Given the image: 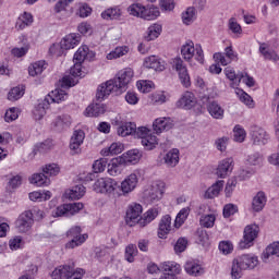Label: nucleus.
Wrapping results in <instances>:
<instances>
[{"label": "nucleus", "mask_w": 279, "mask_h": 279, "mask_svg": "<svg viewBox=\"0 0 279 279\" xmlns=\"http://www.w3.org/2000/svg\"><path fill=\"white\" fill-rule=\"evenodd\" d=\"M134 80V70L125 68L120 70L117 76L112 80L107 81L98 86L96 98L100 101L110 97L112 93L117 95L128 90V85Z\"/></svg>", "instance_id": "1"}, {"label": "nucleus", "mask_w": 279, "mask_h": 279, "mask_svg": "<svg viewBox=\"0 0 279 279\" xmlns=\"http://www.w3.org/2000/svg\"><path fill=\"white\" fill-rule=\"evenodd\" d=\"M93 189L95 193L102 195H111L112 197H121V187L119 182L112 178H99L95 181Z\"/></svg>", "instance_id": "2"}, {"label": "nucleus", "mask_w": 279, "mask_h": 279, "mask_svg": "<svg viewBox=\"0 0 279 279\" xmlns=\"http://www.w3.org/2000/svg\"><path fill=\"white\" fill-rule=\"evenodd\" d=\"M181 56L185 62H191L194 58L196 62L204 64V49L202 48V45H195L192 40H187L181 47Z\"/></svg>", "instance_id": "3"}, {"label": "nucleus", "mask_w": 279, "mask_h": 279, "mask_svg": "<svg viewBox=\"0 0 279 279\" xmlns=\"http://www.w3.org/2000/svg\"><path fill=\"white\" fill-rule=\"evenodd\" d=\"M165 191H167V183L155 181L144 190L143 197L146 202H160L165 196Z\"/></svg>", "instance_id": "4"}, {"label": "nucleus", "mask_w": 279, "mask_h": 279, "mask_svg": "<svg viewBox=\"0 0 279 279\" xmlns=\"http://www.w3.org/2000/svg\"><path fill=\"white\" fill-rule=\"evenodd\" d=\"M85 72L82 70V63L74 61V65L70 69V74L64 75L60 80L61 88H71L77 84V77H84Z\"/></svg>", "instance_id": "5"}, {"label": "nucleus", "mask_w": 279, "mask_h": 279, "mask_svg": "<svg viewBox=\"0 0 279 279\" xmlns=\"http://www.w3.org/2000/svg\"><path fill=\"white\" fill-rule=\"evenodd\" d=\"M260 227L257 225H248L244 228L242 241L239 243L240 250H250L254 245V241L258 239Z\"/></svg>", "instance_id": "6"}, {"label": "nucleus", "mask_w": 279, "mask_h": 279, "mask_svg": "<svg viewBox=\"0 0 279 279\" xmlns=\"http://www.w3.org/2000/svg\"><path fill=\"white\" fill-rule=\"evenodd\" d=\"M140 180H141V171L138 170H135L131 174L126 175L119 185L121 196L130 195V193H133V191H136Z\"/></svg>", "instance_id": "7"}, {"label": "nucleus", "mask_w": 279, "mask_h": 279, "mask_svg": "<svg viewBox=\"0 0 279 279\" xmlns=\"http://www.w3.org/2000/svg\"><path fill=\"white\" fill-rule=\"evenodd\" d=\"M86 274V270L82 268H76L75 270L73 269V266L70 265H63L57 267L52 274L51 278L53 279H69L73 278V276H84Z\"/></svg>", "instance_id": "8"}, {"label": "nucleus", "mask_w": 279, "mask_h": 279, "mask_svg": "<svg viewBox=\"0 0 279 279\" xmlns=\"http://www.w3.org/2000/svg\"><path fill=\"white\" fill-rule=\"evenodd\" d=\"M68 236L72 239L70 242L65 244L66 250H73L74 247H80L86 239H88V234L84 233L82 234V227H72L68 231Z\"/></svg>", "instance_id": "9"}, {"label": "nucleus", "mask_w": 279, "mask_h": 279, "mask_svg": "<svg viewBox=\"0 0 279 279\" xmlns=\"http://www.w3.org/2000/svg\"><path fill=\"white\" fill-rule=\"evenodd\" d=\"M239 54L232 49V45L225 48L223 52H216L214 54V60L218 62V64H221L222 66H228V64H231L234 62V60H238Z\"/></svg>", "instance_id": "10"}, {"label": "nucleus", "mask_w": 279, "mask_h": 279, "mask_svg": "<svg viewBox=\"0 0 279 279\" xmlns=\"http://www.w3.org/2000/svg\"><path fill=\"white\" fill-rule=\"evenodd\" d=\"M173 69H175V71L179 73V78L182 86H184V88H190L191 75H189V69H186L184 61L180 58L174 59Z\"/></svg>", "instance_id": "11"}, {"label": "nucleus", "mask_w": 279, "mask_h": 279, "mask_svg": "<svg viewBox=\"0 0 279 279\" xmlns=\"http://www.w3.org/2000/svg\"><path fill=\"white\" fill-rule=\"evenodd\" d=\"M234 170V158L227 157L219 161L216 169V175L218 178H228L229 174Z\"/></svg>", "instance_id": "12"}, {"label": "nucleus", "mask_w": 279, "mask_h": 279, "mask_svg": "<svg viewBox=\"0 0 279 279\" xmlns=\"http://www.w3.org/2000/svg\"><path fill=\"white\" fill-rule=\"evenodd\" d=\"M33 223H34V214L31 210H26L22 215H20V217L15 222V226L19 232H27L29 228H32Z\"/></svg>", "instance_id": "13"}, {"label": "nucleus", "mask_w": 279, "mask_h": 279, "mask_svg": "<svg viewBox=\"0 0 279 279\" xmlns=\"http://www.w3.org/2000/svg\"><path fill=\"white\" fill-rule=\"evenodd\" d=\"M251 138L254 145H267V143H269V134L260 126L252 128Z\"/></svg>", "instance_id": "14"}, {"label": "nucleus", "mask_w": 279, "mask_h": 279, "mask_svg": "<svg viewBox=\"0 0 279 279\" xmlns=\"http://www.w3.org/2000/svg\"><path fill=\"white\" fill-rule=\"evenodd\" d=\"M123 167H125V163L121 156L114 157L109 161V163H107V173L112 178H117V175H121L123 173Z\"/></svg>", "instance_id": "15"}, {"label": "nucleus", "mask_w": 279, "mask_h": 279, "mask_svg": "<svg viewBox=\"0 0 279 279\" xmlns=\"http://www.w3.org/2000/svg\"><path fill=\"white\" fill-rule=\"evenodd\" d=\"M120 158L124 162L125 167L130 165H138L143 158V153L136 148L123 153Z\"/></svg>", "instance_id": "16"}, {"label": "nucleus", "mask_w": 279, "mask_h": 279, "mask_svg": "<svg viewBox=\"0 0 279 279\" xmlns=\"http://www.w3.org/2000/svg\"><path fill=\"white\" fill-rule=\"evenodd\" d=\"M197 104V98L192 92H185L181 98L177 101V108H183L184 110H191L195 108Z\"/></svg>", "instance_id": "17"}, {"label": "nucleus", "mask_w": 279, "mask_h": 279, "mask_svg": "<svg viewBox=\"0 0 279 279\" xmlns=\"http://www.w3.org/2000/svg\"><path fill=\"white\" fill-rule=\"evenodd\" d=\"M238 263H240L241 268L244 270L247 269H255V267H258V256L254 254H244L239 257H236Z\"/></svg>", "instance_id": "18"}, {"label": "nucleus", "mask_w": 279, "mask_h": 279, "mask_svg": "<svg viewBox=\"0 0 279 279\" xmlns=\"http://www.w3.org/2000/svg\"><path fill=\"white\" fill-rule=\"evenodd\" d=\"M173 128V120L171 118H157L153 123V130L156 134H162Z\"/></svg>", "instance_id": "19"}, {"label": "nucleus", "mask_w": 279, "mask_h": 279, "mask_svg": "<svg viewBox=\"0 0 279 279\" xmlns=\"http://www.w3.org/2000/svg\"><path fill=\"white\" fill-rule=\"evenodd\" d=\"M84 138H86V134L84 133V131H74L70 142V149L71 151H73V154H80V147H82Z\"/></svg>", "instance_id": "20"}, {"label": "nucleus", "mask_w": 279, "mask_h": 279, "mask_svg": "<svg viewBox=\"0 0 279 279\" xmlns=\"http://www.w3.org/2000/svg\"><path fill=\"white\" fill-rule=\"evenodd\" d=\"M159 215L160 209L157 207L150 208L137 220V225L140 228H145V226H149Z\"/></svg>", "instance_id": "21"}, {"label": "nucleus", "mask_w": 279, "mask_h": 279, "mask_svg": "<svg viewBox=\"0 0 279 279\" xmlns=\"http://www.w3.org/2000/svg\"><path fill=\"white\" fill-rule=\"evenodd\" d=\"M260 56L264 58V60H268L269 62H279V56L276 50H271L269 48V45L266 43H259V49H258Z\"/></svg>", "instance_id": "22"}, {"label": "nucleus", "mask_w": 279, "mask_h": 279, "mask_svg": "<svg viewBox=\"0 0 279 279\" xmlns=\"http://www.w3.org/2000/svg\"><path fill=\"white\" fill-rule=\"evenodd\" d=\"M143 66L145 69H153L154 71H165V61L156 56H149L144 59Z\"/></svg>", "instance_id": "23"}, {"label": "nucleus", "mask_w": 279, "mask_h": 279, "mask_svg": "<svg viewBox=\"0 0 279 279\" xmlns=\"http://www.w3.org/2000/svg\"><path fill=\"white\" fill-rule=\"evenodd\" d=\"M69 98V94L64 89L57 88L48 94L45 99L48 104H62V101H66Z\"/></svg>", "instance_id": "24"}, {"label": "nucleus", "mask_w": 279, "mask_h": 279, "mask_svg": "<svg viewBox=\"0 0 279 279\" xmlns=\"http://www.w3.org/2000/svg\"><path fill=\"white\" fill-rule=\"evenodd\" d=\"M121 14H123L121 7L114 5L102 11L100 16L104 21H117L118 19H121Z\"/></svg>", "instance_id": "25"}, {"label": "nucleus", "mask_w": 279, "mask_h": 279, "mask_svg": "<svg viewBox=\"0 0 279 279\" xmlns=\"http://www.w3.org/2000/svg\"><path fill=\"white\" fill-rule=\"evenodd\" d=\"M81 40L82 39H81L80 35H77L75 33H71L69 35H65L61 39V45H63V48H65V51H69V49H75V47H77V45H80Z\"/></svg>", "instance_id": "26"}, {"label": "nucleus", "mask_w": 279, "mask_h": 279, "mask_svg": "<svg viewBox=\"0 0 279 279\" xmlns=\"http://www.w3.org/2000/svg\"><path fill=\"white\" fill-rule=\"evenodd\" d=\"M86 195V187L84 185H76L64 193L65 199H82Z\"/></svg>", "instance_id": "27"}, {"label": "nucleus", "mask_w": 279, "mask_h": 279, "mask_svg": "<svg viewBox=\"0 0 279 279\" xmlns=\"http://www.w3.org/2000/svg\"><path fill=\"white\" fill-rule=\"evenodd\" d=\"M125 149L123 143L113 142L109 147H105L100 150L101 156H117Z\"/></svg>", "instance_id": "28"}, {"label": "nucleus", "mask_w": 279, "mask_h": 279, "mask_svg": "<svg viewBox=\"0 0 279 279\" xmlns=\"http://www.w3.org/2000/svg\"><path fill=\"white\" fill-rule=\"evenodd\" d=\"M171 232V216L166 215L159 222L158 236L165 239Z\"/></svg>", "instance_id": "29"}, {"label": "nucleus", "mask_w": 279, "mask_h": 279, "mask_svg": "<svg viewBox=\"0 0 279 279\" xmlns=\"http://www.w3.org/2000/svg\"><path fill=\"white\" fill-rule=\"evenodd\" d=\"M34 23V16L32 13L24 12L21 14L15 23V29L19 32L25 29L26 27H29Z\"/></svg>", "instance_id": "30"}, {"label": "nucleus", "mask_w": 279, "mask_h": 279, "mask_svg": "<svg viewBox=\"0 0 279 279\" xmlns=\"http://www.w3.org/2000/svg\"><path fill=\"white\" fill-rule=\"evenodd\" d=\"M225 75L227 80H230L231 88H239V86H241V73L236 74V71H234V68H231V66L226 68Z\"/></svg>", "instance_id": "31"}, {"label": "nucleus", "mask_w": 279, "mask_h": 279, "mask_svg": "<svg viewBox=\"0 0 279 279\" xmlns=\"http://www.w3.org/2000/svg\"><path fill=\"white\" fill-rule=\"evenodd\" d=\"M106 105L104 104H93L89 105L86 109H85V117H101V114L106 113Z\"/></svg>", "instance_id": "32"}, {"label": "nucleus", "mask_w": 279, "mask_h": 279, "mask_svg": "<svg viewBox=\"0 0 279 279\" xmlns=\"http://www.w3.org/2000/svg\"><path fill=\"white\" fill-rule=\"evenodd\" d=\"M265 204H267V195L265 192H258L252 201V209L254 213H260L263 208H265Z\"/></svg>", "instance_id": "33"}, {"label": "nucleus", "mask_w": 279, "mask_h": 279, "mask_svg": "<svg viewBox=\"0 0 279 279\" xmlns=\"http://www.w3.org/2000/svg\"><path fill=\"white\" fill-rule=\"evenodd\" d=\"M184 269L189 276H202L204 274V267H202V264L195 260L186 262Z\"/></svg>", "instance_id": "34"}, {"label": "nucleus", "mask_w": 279, "mask_h": 279, "mask_svg": "<svg viewBox=\"0 0 279 279\" xmlns=\"http://www.w3.org/2000/svg\"><path fill=\"white\" fill-rule=\"evenodd\" d=\"M223 191V181H217L205 192L206 199H215V197H219V194Z\"/></svg>", "instance_id": "35"}, {"label": "nucleus", "mask_w": 279, "mask_h": 279, "mask_svg": "<svg viewBox=\"0 0 279 279\" xmlns=\"http://www.w3.org/2000/svg\"><path fill=\"white\" fill-rule=\"evenodd\" d=\"M53 194L49 190L34 191L28 194L31 202H48Z\"/></svg>", "instance_id": "36"}, {"label": "nucleus", "mask_w": 279, "mask_h": 279, "mask_svg": "<svg viewBox=\"0 0 279 279\" xmlns=\"http://www.w3.org/2000/svg\"><path fill=\"white\" fill-rule=\"evenodd\" d=\"M49 106L51 105L49 104V101H47V98H45L41 102H39L38 106H36L33 111L34 119L36 121H40V119H43V117L47 114V110H49Z\"/></svg>", "instance_id": "37"}, {"label": "nucleus", "mask_w": 279, "mask_h": 279, "mask_svg": "<svg viewBox=\"0 0 279 279\" xmlns=\"http://www.w3.org/2000/svg\"><path fill=\"white\" fill-rule=\"evenodd\" d=\"M161 34L162 25L156 23L151 24L146 31L145 40H147L148 43L151 40H156V38H158Z\"/></svg>", "instance_id": "38"}, {"label": "nucleus", "mask_w": 279, "mask_h": 279, "mask_svg": "<svg viewBox=\"0 0 279 279\" xmlns=\"http://www.w3.org/2000/svg\"><path fill=\"white\" fill-rule=\"evenodd\" d=\"M143 20L144 21H156L158 16H160V9L156 5H144V12H143Z\"/></svg>", "instance_id": "39"}, {"label": "nucleus", "mask_w": 279, "mask_h": 279, "mask_svg": "<svg viewBox=\"0 0 279 279\" xmlns=\"http://www.w3.org/2000/svg\"><path fill=\"white\" fill-rule=\"evenodd\" d=\"M141 215H143V206L141 204L133 203L129 206L126 210L128 219L131 221H136Z\"/></svg>", "instance_id": "40"}, {"label": "nucleus", "mask_w": 279, "mask_h": 279, "mask_svg": "<svg viewBox=\"0 0 279 279\" xmlns=\"http://www.w3.org/2000/svg\"><path fill=\"white\" fill-rule=\"evenodd\" d=\"M235 95L242 104H245L246 107L251 109L256 107V102H254V99L252 98V96L245 93V90L239 87H235Z\"/></svg>", "instance_id": "41"}, {"label": "nucleus", "mask_w": 279, "mask_h": 279, "mask_svg": "<svg viewBox=\"0 0 279 279\" xmlns=\"http://www.w3.org/2000/svg\"><path fill=\"white\" fill-rule=\"evenodd\" d=\"M163 160L168 167H177L180 162V150L178 148L169 150Z\"/></svg>", "instance_id": "42"}, {"label": "nucleus", "mask_w": 279, "mask_h": 279, "mask_svg": "<svg viewBox=\"0 0 279 279\" xmlns=\"http://www.w3.org/2000/svg\"><path fill=\"white\" fill-rule=\"evenodd\" d=\"M45 69H47V62L43 60L36 61L28 66V75L36 77V75H40Z\"/></svg>", "instance_id": "43"}, {"label": "nucleus", "mask_w": 279, "mask_h": 279, "mask_svg": "<svg viewBox=\"0 0 279 279\" xmlns=\"http://www.w3.org/2000/svg\"><path fill=\"white\" fill-rule=\"evenodd\" d=\"M207 111L213 119H223L225 110L217 104V101L209 102Z\"/></svg>", "instance_id": "44"}, {"label": "nucleus", "mask_w": 279, "mask_h": 279, "mask_svg": "<svg viewBox=\"0 0 279 279\" xmlns=\"http://www.w3.org/2000/svg\"><path fill=\"white\" fill-rule=\"evenodd\" d=\"M136 132V124L132 122H124L118 128L119 136H130Z\"/></svg>", "instance_id": "45"}, {"label": "nucleus", "mask_w": 279, "mask_h": 279, "mask_svg": "<svg viewBox=\"0 0 279 279\" xmlns=\"http://www.w3.org/2000/svg\"><path fill=\"white\" fill-rule=\"evenodd\" d=\"M28 180L35 186H49L50 184L49 178L43 173H34Z\"/></svg>", "instance_id": "46"}, {"label": "nucleus", "mask_w": 279, "mask_h": 279, "mask_svg": "<svg viewBox=\"0 0 279 279\" xmlns=\"http://www.w3.org/2000/svg\"><path fill=\"white\" fill-rule=\"evenodd\" d=\"M128 53H130V47L119 46L107 54V60H117V58H123V56H128Z\"/></svg>", "instance_id": "47"}, {"label": "nucleus", "mask_w": 279, "mask_h": 279, "mask_svg": "<svg viewBox=\"0 0 279 279\" xmlns=\"http://www.w3.org/2000/svg\"><path fill=\"white\" fill-rule=\"evenodd\" d=\"M189 215H191V207H184L182 208L174 220V226L177 228H182V226H184V222L186 221V219H189Z\"/></svg>", "instance_id": "48"}, {"label": "nucleus", "mask_w": 279, "mask_h": 279, "mask_svg": "<svg viewBox=\"0 0 279 279\" xmlns=\"http://www.w3.org/2000/svg\"><path fill=\"white\" fill-rule=\"evenodd\" d=\"M144 11H145V5L141 3H133L129 5V8L126 9V12L130 14V16H135L136 19H143Z\"/></svg>", "instance_id": "49"}, {"label": "nucleus", "mask_w": 279, "mask_h": 279, "mask_svg": "<svg viewBox=\"0 0 279 279\" xmlns=\"http://www.w3.org/2000/svg\"><path fill=\"white\" fill-rule=\"evenodd\" d=\"M197 19V13L195 11V8L190 7L182 13V22L184 25H191L193 21Z\"/></svg>", "instance_id": "50"}, {"label": "nucleus", "mask_w": 279, "mask_h": 279, "mask_svg": "<svg viewBox=\"0 0 279 279\" xmlns=\"http://www.w3.org/2000/svg\"><path fill=\"white\" fill-rule=\"evenodd\" d=\"M269 256L279 257V242H274L272 244L268 245L264 251L262 258L264 260H267Z\"/></svg>", "instance_id": "51"}, {"label": "nucleus", "mask_w": 279, "mask_h": 279, "mask_svg": "<svg viewBox=\"0 0 279 279\" xmlns=\"http://www.w3.org/2000/svg\"><path fill=\"white\" fill-rule=\"evenodd\" d=\"M23 95H25V87L16 86V87H13L9 92L8 99H9V101H19V99H21V97H23Z\"/></svg>", "instance_id": "52"}, {"label": "nucleus", "mask_w": 279, "mask_h": 279, "mask_svg": "<svg viewBox=\"0 0 279 279\" xmlns=\"http://www.w3.org/2000/svg\"><path fill=\"white\" fill-rule=\"evenodd\" d=\"M243 271H245V268L241 267V263H239L238 258H234L231 266V278L241 279L243 277Z\"/></svg>", "instance_id": "53"}, {"label": "nucleus", "mask_w": 279, "mask_h": 279, "mask_svg": "<svg viewBox=\"0 0 279 279\" xmlns=\"http://www.w3.org/2000/svg\"><path fill=\"white\" fill-rule=\"evenodd\" d=\"M142 145L145 149L151 150L158 145V137L150 133L142 140Z\"/></svg>", "instance_id": "54"}, {"label": "nucleus", "mask_w": 279, "mask_h": 279, "mask_svg": "<svg viewBox=\"0 0 279 279\" xmlns=\"http://www.w3.org/2000/svg\"><path fill=\"white\" fill-rule=\"evenodd\" d=\"M215 221H217V215L215 214L203 215L199 219V223L203 228H213Z\"/></svg>", "instance_id": "55"}, {"label": "nucleus", "mask_w": 279, "mask_h": 279, "mask_svg": "<svg viewBox=\"0 0 279 279\" xmlns=\"http://www.w3.org/2000/svg\"><path fill=\"white\" fill-rule=\"evenodd\" d=\"M245 165L248 167H263V156L258 153H254L246 158Z\"/></svg>", "instance_id": "56"}, {"label": "nucleus", "mask_w": 279, "mask_h": 279, "mask_svg": "<svg viewBox=\"0 0 279 279\" xmlns=\"http://www.w3.org/2000/svg\"><path fill=\"white\" fill-rule=\"evenodd\" d=\"M246 136H247V133L245 132V129H243V126H241L240 124L234 126L233 141H235V143H243Z\"/></svg>", "instance_id": "57"}, {"label": "nucleus", "mask_w": 279, "mask_h": 279, "mask_svg": "<svg viewBox=\"0 0 279 279\" xmlns=\"http://www.w3.org/2000/svg\"><path fill=\"white\" fill-rule=\"evenodd\" d=\"M89 48L84 45L81 46L77 51L74 53V62L83 63L86 60V56H88Z\"/></svg>", "instance_id": "58"}, {"label": "nucleus", "mask_w": 279, "mask_h": 279, "mask_svg": "<svg viewBox=\"0 0 279 279\" xmlns=\"http://www.w3.org/2000/svg\"><path fill=\"white\" fill-rule=\"evenodd\" d=\"M136 86L140 93H151L156 88V85L151 81H137Z\"/></svg>", "instance_id": "59"}, {"label": "nucleus", "mask_w": 279, "mask_h": 279, "mask_svg": "<svg viewBox=\"0 0 279 279\" xmlns=\"http://www.w3.org/2000/svg\"><path fill=\"white\" fill-rule=\"evenodd\" d=\"M65 48L62 45V41L60 44H52L49 48L50 56H54L56 58H60V56H64Z\"/></svg>", "instance_id": "60"}, {"label": "nucleus", "mask_w": 279, "mask_h": 279, "mask_svg": "<svg viewBox=\"0 0 279 279\" xmlns=\"http://www.w3.org/2000/svg\"><path fill=\"white\" fill-rule=\"evenodd\" d=\"M108 167V159L100 158L93 163L94 173H104Z\"/></svg>", "instance_id": "61"}, {"label": "nucleus", "mask_w": 279, "mask_h": 279, "mask_svg": "<svg viewBox=\"0 0 279 279\" xmlns=\"http://www.w3.org/2000/svg\"><path fill=\"white\" fill-rule=\"evenodd\" d=\"M136 254H138V248H136V245L129 244L125 248V260H128V263H134V256H136Z\"/></svg>", "instance_id": "62"}, {"label": "nucleus", "mask_w": 279, "mask_h": 279, "mask_svg": "<svg viewBox=\"0 0 279 279\" xmlns=\"http://www.w3.org/2000/svg\"><path fill=\"white\" fill-rule=\"evenodd\" d=\"M54 128H59V130H64V128H69L71 125V117L70 116H62L58 117L57 120L53 122Z\"/></svg>", "instance_id": "63"}, {"label": "nucleus", "mask_w": 279, "mask_h": 279, "mask_svg": "<svg viewBox=\"0 0 279 279\" xmlns=\"http://www.w3.org/2000/svg\"><path fill=\"white\" fill-rule=\"evenodd\" d=\"M43 172L46 175H50V177L58 175V173H60V166H58L57 163L46 165L43 169Z\"/></svg>", "instance_id": "64"}]
</instances>
